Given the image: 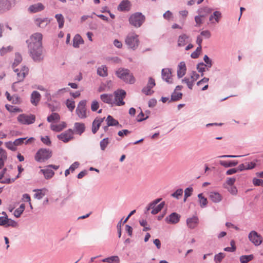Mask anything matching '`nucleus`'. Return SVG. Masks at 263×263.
Here are the masks:
<instances>
[{"label": "nucleus", "mask_w": 263, "mask_h": 263, "mask_svg": "<svg viewBox=\"0 0 263 263\" xmlns=\"http://www.w3.org/2000/svg\"><path fill=\"white\" fill-rule=\"evenodd\" d=\"M42 34L35 33L32 34L29 41L28 47L30 56L36 62H40L43 60V52L42 46Z\"/></svg>", "instance_id": "f257e3e1"}, {"label": "nucleus", "mask_w": 263, "mask_h": 263, "mask_svg": "<svg viewBox=\"0 0 263 263\" xmlns=\"http://www.w3.org/2000/svg\"><path fill=\"white\" fill-rule=\"evenodd\" d=\"M125 42L129 49L135 50L139 45L138 35L135 32L128 33L125 37Z\"/></svg>", "instance_id": "f03ea898"}, {"label": "nucleus", "mask_w": 263, "mask_h": 263, "mask_svg": "<svg viewBox=\"0 0 263 263\" xmlns=\"http://www.w3.org/2000/svg\"><path fill=\"white\" fill-rule=\"evenodd\" d=\"M116 74L121 79L126 83L133 84L135 79L129 70L127 69H119L116 71Z\"/></svg>", "instance_id": "7ed1b4c3"}, {"label": "nucleus", "mask_w": 263, "mask_h": 263, "mask_svg": "<svg viewBox=\"0 0 263 263\" xmlns=\"http://www.w3.org/2000/svg\"><path fill=\"white\" fill-rule=\"evenodd\" d=\"M145 17L140 12H136L130 15L129 18L130 24L136 28L140 27L144 22Z\"/></svg>", "instance_id": "20e7f679"}, {"label": "nucleus", "mask_w": 263, "mask_h": 263, "mask_svg": "<svg viewBox=\"0 0 263 263\" xmlns=\"http://www.w3.org/2000/svg\"><path fill=\"white\" fill-rule=\"evenodd\" d=\"M52 156V152L49 149L41 148L35 154V160L39 162H45Z\"/></svg>", "instance_id": "39448f33"}, {"label": "nucleus", "mask_w": 263, "mask_h": 263, "mask_svg": "<svg viewBox=\"0 0 263 263\" xmlns=\"http://www.w3.org/2000/svg\"><path fill=\"white\" fill-rule=\"evenodd\" d=\"M35 120V117L33 115L21 114L17 117V121L22 124L29 125L32 124Z\"/></svg>", "instance_id": "423d86ee"}, {"label": "nucleus", "mask_w": 263, "mask_h": 263, "mask_svg": "<svg viewBox=\"0 0 263 263\" xmlns=\"http://www.w3.org/2000/svg\"><path fill=\"white\" fill-rule=\"evenodd\" d=\"M15 3L16 0H0V12L3 13L10 10Z\"/></svg>", "instance_id": "0eeeda50"}, {"label": "nucleus", "mask_w": 263, "mask_h": 263, "mask_svg": "<svg viewBox=\"0 0 263 263\" xmlns=\"http://www.w3.org/2000/svg\"><path fill=\"white\" fill-rule=\"evenodd\" d=\"M115 102L117 106H122L124 105L125 102L123 99L125 97L126 92L123 89H118L114 92Z\"/></svg>", "instance_id": "6e6552de"}, {"label": "nucleus", "mask_w": 263, "mask_h": 263, "mask_svg": "<svg viewBox=\"0 0 263 263\" xmlns=\"http://www.w3.org/2000/svg\"><path fill=\"white\" fill-rule=\"evenodd\" d=\"M86 105V100H82L79 102L76 109L77 115L81 119L86 118L87 117Z\"/></svg>", "instance_id": "1a4fd4ad"}, {"label": "nucleus", "mask_w": 263, "mask_h": 263, "mask_svg": "<svg viewBox=\"0 0 263 263\" xmlns=\"http://www.w3.org/2000/svg\"><path fill=\"white\" fill-rule=\"evenodd\" d=\"M249 240L255 246H259L262 242V237L256 231H252L248 236Z\"/></svg>", "instance_id": "9d476101"}, {"label": "nucleus", "mask_w": 263, "mask_h": 263, "mask_svg": "<svg viewBox=\"0 0 263 263\" xmlns=\"http://www.w3.org/2000/svg\"><path fill=\"white\" fill-rule=\"evenodd\" d=\"M73 132L72 129H69L60 135H58V138L59 139L66 143L73 138Z\"/></svg>", "instance_id": "9b49d317"}, {"label": "nucleus", "mask_w": 263, "mask_h": 263, "mask_svg": "<svg viewBox=\"0 0 263 263\" xmlns=\"http://www.w3.org/2000/svg\"><path fill=\"white\" fill-rule=\"evenodd\" d=\"M14 69V71L17 73V81L14 83L13 85L16 83L22 82L24 80L26 76L28 74V69L26 66H24L22 68L21 70L18 69Z\"/></svg>", "instance_id": "f8f14e48"}, {"label": "nucleus", "mask_w": 263, "mask_h": 263, "mask_svg": "<svg viewBox=\"0 0 263 263\" xmlns=\"http://www.w3.org/2000/svg\"><path fill=\"white\" fill-rule=\"evenodd\" d=\"M180 218V215L177 213L174 212L166 217L165 221L168 223L176 224L179 221Z\"/></svg>", "instance_id": "ddd939ff"}, {"label": "nucleus", "mask_w": 263, "mask_h": 263, "mask_svg": "<svg viewBox=\"0 0 263 263\" xmlns=\"http://www.w3.org/2000/svg\"><path fill=\"white\" fill-rule=\"evenodd\" d=\"M161 76L163 80L168 83H171L172 71L170 68H163L161 71Z\"/></svg>", "instance_id": "4468645a"}, {"label": "nucleus", "mask_w": 263, "mask_h": 263, "mask_svg": "<svg viewBox=\"0 0 263 263\" xmlns=\"http://www.w3.org/2000/svg\"><path fill=\"white\" fill-rule=\"evenodd\" d=\"M131 6L129 1L123 0L118 6V10L120 11H129L130 10Z\"/></svg>", "instance_id": "2eb2a0df"}, {"label": "nucleus", "mask_w": 263, "mask_h": 263, "mask_svg": "<svg viewBox=\"0 0 263 263\" xmlns=\"http://www.w3.org/2000/svg\"><path fill=\"white\" fill-rule=\"evenodd\" d=\"M105 117L96 118L92 124V132L93 134H96L99 129L101 123L104 121Z\"/></svg>", "instance_id": "dca6fc26"}, {"label": "nucleus", "mask_w": 263, "mask_h": 263, "mask_svg": "<svg viewBox=\"0 0 263 263\" xmlns=\"http://www.w3.org/2000/svg\"><path fill=\"white\" fill-rule=\"evenodd\" d=\"M45 8V6L41 3H38L30 5L28 10L30 13H36L42 11Z\"/></svg>", "instance_id": "f3484780"}, {"label": "nucleus", "mask_w": 263, "mask_h": 263, "mask_svg": "<svg viewBox=\"0 0 263 263\" xmlns=\"http://www.w3.org/2000/svg\"><path fill=\"white\" fill-rule=\"evenodd\" d=\"M186 70V65L184 62L179 63L177 68V77L179 78H182L185 74Z\"/></svg>", "instance_id": "a211bd4d"}, {"label": "nucleus", "mask_w": 263, "mask_h": 263, "mask_svg": "<svg viewBox=\"0 0 263 263\" xmlns=\"http://www.w3.org/2000/svg\"><path fill=\"white\" fill-rule=\"evenodd\" d=\"M100 99L102 102L108 104H112L114 103V96L112 94H102L100 95Z\"/></svg>", "instance_id": "6ab92c4d"}, {"label": "nucleus", "mask_w": 263, "mask_h": 263, "mask_svg": "<svg viewBox=\"0 0 263 263\" xmlns=\"http://www.w3.org/2000/svg\"><path fill=\"white\" fill-rule=\"evenodd\" d=\"M198 223V218L197 216H193L186 219L187 227L191 229H194Z\"/></svg>", "instance_id": "aec40b11"}, {"label": "nucleus", "mask_w": 263, "mask_h": 263, "mask_svg": "<svg viewBox=\"0 0 263 263\" xmlns=\"http://www.w3.org/2000/svg\"><path fill=\"white\" fill-rule=\"evenodd\" d=\"M41 99V95L37 91H33L31 95V103L36 106Z\"/></svg>", "instance_id": "412c9836"}, {"label": "nucleus", "mask_w": 263, "mask_h": 263, "mask_svg": "<svg viewBox=\"0 0 263 263\" xmlns=\"http://www.w3.org/2000/svg\"><path fill=\"white\" fill-rule=\"evenodd\" d=\"M49 22L47 18H37L35 20V24L41 28H45Z\"/></svg>", "instance_id": "4be33fe9"}, {"label": "nucleus", "mask_w": 263, "mask_h": 263, "mask_svg": "<svg viewBox=\"0 0 263 263\" xmlns=\"http://www.w3.org/2000/svg\"><path fill=\"white\" fill-rule=\"evenodd\" d=\"M212 10H213L212 8H211L209 7L205 6V7H203L199 8L197 11V13H198V14L201 15V16L205 17L208 14L211 13L212 12Z\"/></svg>", "instance_id": "5701e85b"}, {"label": "nucleus", "mask_w": 263, "mask_h": 263, "mask_svg": "<svg viewBox=\"0 0 263 263\" xmlns=\"http://www.w3.org/2000/svg\"><path fill=\"white\" fill-rule=\"evenodd\" d=\"M74 128L76 132L81 135L85 130V126L84 123L76 122L74 123Z\"/></svg>", "instance_id": "b1692460"}, {"label": "nucleus", "mask_w": 263, "mask_h": 263, "mask_svg": "<svg viewBox=\"0 0 263 263\" xmlns=\"http://www.w3.org/2000/svg\"><path fill=\"white\" fill-rule=\"evenodd\" d=\"M106 121L108 126H119L120 127H122V125L119 124L118 120L115 119L111 116L108 115L107 117Z\"/></svg>", "instance_id": "393cba45"}, {"label": "nucleus", "mask_w": 263, "mask_h": 263, "mask_svg": "<svg viewBox=\"0 0 263 263\" xmlns=\"http://www.w3.org/2000/svg\"><path fill=\"white\" fill-rule=\"evenodd\" d=\"M40 172L44 174L45 178L47 179L52 178L54 174V172L47 166L46 168L42 169Z\"/></svg>", "instance_id": "a878e982"}, {"label": "nucleus", "mask_w": 263, "mask_h": 263, "mask_svg": "<svg viewBox=\"0 0 263 263\" xmlns=\"http://www.w3.org/2000/svg\"><path fill=\"white\" fill-rule=\"evenodd\" d=\"M188 39L189 36L185 34L180 35L178 37V45L179 46H184L187 43Z\"/></svg>", "instance_id": "bb28decb"}, {"label": "nucleus", "mask_w": 263, "mask_h": 263, "mask_svg": "<svg viewBox=\"0 0 263 263\" xmlns=\"http://www.w3.org/2000/svg\"><path fill=\"white\" fill-rule=\"evenodd\" d=\"M210 198L215 203L219 202L221 200V195L216 192H211L210 194Z\"/></svg>", "instance_id": "cd10ccee"}, {"label": "nucleus", "mask_w": 263, "mask_h": 263, "mask_svg": "<svg viewBox=\"0 0 263 263\" xmlns=\"http://www.w3.org/2000/svg\"><path fill=\"white\" fill-rule=\"evenodd\" d=\"M97 74L100 77H105L107 76V68L105 65H101L97 69Z\"/></svg>", "instance_id": "c85d7f7f"}, {"label": "nucleus", "mask_w": 263, "mask_h": 263, "mask_svg": "<svg viewBox=\"0 0 263 263\" xmlns=\"http://www.w3.org/2000/svg\"><path fill=\"white\" fill-rule=\"evenodd\" d=\"M83 43V40L79 34H77L74 36L73 39V46L75 48H78L79 45Z\"/></svg>", "instance_id": "c756f323"}, {"label": "nucleus", "mask_w": 263, "mask_h": 263, "mask_svg": "<svg viewBox=\"0 0 263 263\" xmlns=\"http://www.w3.org/2000/svg\"><path fill=\"white\" fill-rule=\"evenodd\" d=\"M219 164L225 167H230L236 166L238 164V161H226L220 160L219 161Z\"/></svg>", "instance_id": "7c9ffc66"}, {"label": "nucleus", "mask_w": 263, "mask_h": 263, "mask_svg": "<svg viewBox=\"0 0 263 263\" xmlns=\"http://www.w3.org/2000/svg\"><path fill=\"white\" fill-rule=\"evenodd\" d=\"M65 127L66 123L64 122L59 125L51 124L50 125L51 129L55 132H60Z\"/></svg>", "instance_id": "2f4dec72"}, {"label": "nucleus", "mask_w": 263, "mask_h": 263, "mask_svg": "<svg viewBox=\"0 0 263 263\" xmlns=\"http://www.w3.org/2000/svg\"><path fill=\"white\" fill-rule=\"evenodd\" d=\"M102 261L104 262L119 263L120 262V259L118 256H112L111 257L104 258L102 259Z\"/></svg>", "instance_id": "473e14b6"}, {"label": "nucleus", "mask_w": 263, "mask_h": 263, "mask_svg": "<svg viewBox=\"0 0 263 263\" xmlns=\"http://www.w3.org/2000/svg\"><path fill=\"white\" fill-rule=\"evenodd\" d=\"M199 200V204L201 208H203L206 206L208 204V200L206 198L203 196L202 194L200 193L198 195Z\"/></svg>", "instance_id": "72a5a7b5"}, {"label": "nucleus", "mask_w": 263, "mask_h": 263, "mask_svg": "<svg viewBox=\"0 0 263 263\" xmlns=\"http://www.w3.org/2000/svg\"><path fill=\"white\" fill-rule=\"evenodd\" d=\"M221 17V13L220 11H216L213 14H212L209 17V21H212L213 19H215L216 22H219L220 18Z\"/></svg>", "instance_id": "f704fd0d"}, {"label": "nucleus", "mask_w": 263, "mask_h": 263, "mask_svg": "<svg viewBox=\"0 0 263 263\" xmlns=\"http://www.w3.org/2000/svg\"><path fill=\"white\" fill-rule=\"evenodd\" d=\"M55 17L59 24V28H63L64 24V18L63 15L62 14H57Z\"/></svg>", "instance_id": "c9c22d12"}, {"label": "nucleus", "mask_w": 263, "mask_h": 263, "mask_svg": "<svg viewBox=\"0 0 263 263\" xmlns=\"http://www.w3.org/2000/svg\"><path fill=\"white\" fill-rule=\"evenodd\" d=\"M25 208V205L24 204H21L20 207L16 209L14 212V215L15 217L18 218L20 217L21 214L24 212Z\"/></svg>", "instance_id": "e433bc0d"}, {"label": "nucleus", "mask_w": 263, "mask_h": 263, "mask_svg": "<svg viewBox=\"0 0 263 263\" xmlns=\"http://www.w3.org/2000/svg\"><path fill=\"white\" fill-rule=\"evenodd\" d=\"M60 119L59 115L57 113H52L47 117V120L48 122H51L53 121H59Z\"/></svg>", "instance_id": "4c0bfd02"}, {"label": "nucleus", "mask_w": 263, "mask_h": 263, "mask_svg": "<svg viewBox=\"0 0 263 263\" xmlns=\"http://www.w3.org/2000/svg\"><path fill=\"white\" fill-rule=\"evenodd\" d=\"M253 255H242L240 257V261L241 263H248L253 259Z\"/></svg>", "instance_id": "58836bf2"}, {"label": "nucleus", "mask_w": 263, "mask_h": 263, "mask_svg": "<svg viewBox=\"0 0 263 263\" xmlns=\"http://www.w3.org/2000/svg\"><path fill=\"white\" fill-rule=\"evenodd\" d=\"M164 205H165L164 201L161 202L156 208H155L154 209H153L152 210L151 213L153 215H155V214L158 213L163 208Z\"/></svg>", "instance_id": "ea45409f"}, {"label": "nucleus", "mask_w": 263, "mask_h": 263, "mask_svg": "<svg viewBox=\"0 0 263 263\" xmlns=\"http://www.w3.org/2000/svg\"><path fill=\"white\" fill-rule=\"evenodd\" d=\"M7 155L6 152L2 148H0V163L4 165V162L7 160Z\"/></svg>", "instance_id": "a19ab883"}, {"label": "nucleus", "mask_w": 263, "mask_h": 263, "mask_svg": "<svg viewBox=\"0 0 263 263\" xmlns=\"http://www.w3.org/2000/svg\"><path fill=\"white\" fill-rule=\"evenodd\" d=\"M182 93L181 92H177L175 91H174L172 95H171V101H176L178 100H180L182 98Z\"/></svg>", "instance_id": "79ce46f5"}, {"label": "nucleus", "mask_w": 263, "mask_h": 263, "mask_svg": "<svg viewBox=\"0 0 263 263\" xmlns=\"http://www.w3.org/2000/svg\"><path fill=\"white\" fill-rule=\"evenodd\" d=\"M207 67H206L205 64H204L203 62H201L197 64V69L199 72L201 73V76H202L203 75V72L207 70L206 69Z\"/></svg>", "instance_id": "37998d69"}, {"label": "nucleus", "mask_w": 263, "mask_h": 263, "mask_svg": "<svg viewBox=\"0 0 263 263\" xmlns=\"http://www.w3.org/2000/svg\"><path fill=\"white\" fill-rule=\"evenodd\" d=\"M109 144V139L105 138L103 139L100 142V148L102 151H104Z\"/></svg>", "instance_id": "c03bdc74"}, {"label": "nucleus", "mask_w": 263, "mask_h": 263, "mask_svg": "<svg viewBox=\"0 0 263 263\" xmlns=\"http://www.w3.org/2000/svg\"><path fill=\"white\" fill-rule=\"evenodd\" d=\"M5 107H6V108L10 112H21L22 111V110L17 107H15V106H13L12 105H5Z\"/></svg>", "instance_id": "a18cd8bd"}, {"label": "nucleus", "mask_w": 263, "mask_h": 263, "mask_svg": "<svg viewBox=\"0 0 263 263\" xmlns=\"http://www.w3.org/2000/svg\"><path fill=\"white\" fill-rule=\"evenodd\" d=\"M226 256V254L223 253H219L217 254H216L214 256V260L215 263H220L222 259H223Z\"/></svg>", "instance_id": "49530a36"}, {"label": "nucleus", "mask_w": 263, "mask_h": 263, "mask_svg": "<svg viewBox=\"0 0 263 263\" xmlns=\"http://www.w3.org/2000/svg\"><path fill=\"white\" fill-rule=\"evenodd\" d=\"M22 60V57L20 54L16 53L15 55V59L13 63L12 64V68H14L18 64H20Z\"/></svg>", "instance_id": "de8ad7c7"}, {"label": "nucleus", "mask_w": 263, "mask_h": 263, "mask_svg": "<svg viewBox=\"0 0 263 263\" xmlns=\"http://www.w3.org/2000/svg\"><path fill=\"white\" fill-rule=\"evenodd\" d=\"M66 105L71 111L75 108V103L73 100L67 99L66 102Z\"/></svg>", "instance_id": "09e8293b"}, {"label": "nucleus", "mask_w": 263, "mask_h": 263, "mask_svg": "<svg viewBox=\"0 0 263 263\" xmlns=\"http://www.w3.org/2000/svg\"><path fill=\"white\" fill-rule=\"evenodd\" d=\"M203 60L206 63L205 66L207 67L206 69L207 70H209V68H210L212 66V61L207 55H205L204 56Z\"/></svg>", "instance_id": "8fccbe9b"}, {"label": "nucleus", "mask_w": 263, "mask_h": 263, "mask_svg": "<svg viewBox=\"0 0 263 263\" xmlns=\"http://www.w3.org/2000/svg\"><path fill=\"white\" fill-rule=\"evenodd\" d=\"M2 214L5 215V216L0 217V226H4L6 227L8 216L5 212H3Z\"/></svg>", "instance_id": "3c124183"}, {"label": "nucleus", "mask_w": 263, "mask_h": 263, "mask_svg": "<svg viewBox=\"0 0 263 263\" xmlns=\"http://www.w3.org/2000/svg\"><path fill=\"white\" fill-rule=\"evenodd\" d=\"M182 82L185 83L189 89H192L194 83L190 78L185 77L182 80Z\"/></svg>", "instance_id": "603ef678"}, {"label": "nucleus", "mask_w": 263, "mask_h": 263, "mask_svg": "<svg viewBox=\"0 0 263 263\" xmlns=\"http://www.w3.org/2000/svg\"><path fill=\"white\" fill-rule=\"evenodd\" d=\"M5 145L7 148L11 150L12 151H15L16 150V145L14 142H12L11 141L6 142Z\"/></svg>", "instance_id": "864d4df0"}, {"label": "nucleus", "mask_w": 263, "mask_h": 263, "mask_svg": "<svg viewBox=\"0 0 263 263\" xmlns=\"http://www.w3.org/2000/svg\"><path fill=\"white\" fill-rule=\"evenodd\" d=\"M17 226V223L15 221L8 218L6 227H12L13 228H15Z\"/></svg>", "instance_id": "5fc2aeb1"}, {"label": "nucleus", "mask_w": 263, "mask_h": 263, "mask_svg": "<svg viewBox=\"0 0 263 263\" xmlns=\"http://www.w3.org/2000/svg\"><path fill=\"white\" fill-rule=\"evenodd\" d=\"M183 194V190L179 189L176 191L174 193L172 194V196L178 199L180 196Z\"/></svg>", "instance_id": "6e6d98bb"}, {"label": "nucleus", "mask_w": 263, "mask_h": 263, "mask_svg": "<svg viewBox=\"0 0 263 263\" xmlns=\"http://www.w3.org/2000/svg\"><path fill=\"white\" fill-rule=\"evenodd\" d=\"M99 107V102L96 101L94 100L92 102L91 105V109L93 111H96Z\"/></svg>", "instance_id": "4d7b16f0"}, {"label": "nucleus", "mask_w": 263, "mask_h": 263, "mask_svg": "<svg viewBox=\"0 0 263 263\" xmlns=\"http://www.w3.org/2000/svg\"><path fill=\"white\" fill-rule=\"evenodd\" d=\"M163 16L164 19L166 20H170L173 18V13L169 10L166 11L163 15Z\"/></svg>", "instance_id": "13d9d810"}, {"label": "nucleus", "mask_w": 263, "mask_h": 263, "mask_svg": "<svg viewBox=\"0 0 263 263\" xmlns=\"http://www.w3.org/2000/svg\"><path fill=\"white\" fill-rule=\"evenodd\" d=\"M193 191V189L192 187H189L185 189L184 191V196H185V198H188L191 196Z\"/></svg>", "instance_id": "bf43d9fd"}, {"label": "nucleus", "mask_w": 263, "mask_h": 263, "mask_svg": "<svg viewBox=\"0 0 263 263\" xmlns=\"http://www.w3.org/2000/svg\"><path fill=\"white\" fill-rule=\"evenodd\" d=\"M151 89L152 88L151 87H148V86L146 85V86L143 88L142 89V92L146 95H151L153 92V91H152Z\"/></svg>", "instance_id": "052dcab7"}, {"label": "nucleus", "mask_w": 263, "mask_h": 263, "mask_svg": "<svg viewBox=\"0 0 263 263\" xmlns=\"http://www.w3.org/2000/svg\"><path fill=\"white\" fill-rule=\"evenodd\" d=\"M203 17V16H201V15H200L199 14L195 17V21L196 23V26H200L201 24H202L203 21L202 18Z\"/></svg>", "instance_id": "680f3d73"}, {"label": "nucleus", "mask_w": 263, "mask_h": 263, "mask_svg": "<svg viewBox=\"0 0 263 263\" xmlns=\"http://www.w3.org/2000/svg\"><path fill=\"white\" fill-rule=\"evenodd\" d=\"M41 140L43 143L47 145H50L51 144V141L48 136H46L45 137H41Z\"/></svg>", "instance_id": "e2e57ef3"}, {"label": "nucleus", "mask_w": 263, "mask_h": 263, "mask_svg": "<svg viewBox=\"0 0 263 263\" xmlns=\"http://www.w3.org/2000/svg\"><path fill=\"white\" fill-rule=\"evenodd\" d=\"M11 102L13 104H20L21 102V98L17 95L12 96Z\"/></svg>", "instance_id": "0e129e2a"}, {"label": "nucleus", "mask_w": 263, "mask_h": 263, "mask_svg": "<svg viewBox=\"0 0 263 263\" xmlns=\"http://www.w3.org/2000/svg\"><path fill=\"white\" fill-rule=\"evenodd\" d=\"M144 116V113L142 112V111H141L140 114L137 116V120L138 122H142L146 119L148 118V116H146L145 118H143Z\"/></svg>", "instance_id": "69168bd1"}, {"label": "nucleus", "mask_w": 263, "mask_h": 263, "mask_svg": "<svg viewBox=\"0 0 263 263\" xmlns=\"http://www.w3.org/2000/svg\"><path fill=\"white\" fill-rule=\"evenodd\" d=\"M199 78V75L196 73L195 71H193L192 74L191 76V80L192 82L194 83L195 81L198 80Z\"/></svg>", "instance_id": "338daca9"}, {"label": "nucleus", "mask_w": 263, "mask_h": 263, "mask_svg": "<svg viewBox=\"0 0 263 263\" xmlns=\"http://www.w3.org/2000/svg\"><path fill=\"white\" fill-rule=\"evenodd\" d=\"M227 188L228 189V191L232 194V195H236L237 193V188L233 186V185H231V186H229L228 187H227Z\"/></svg>", "instance_id": "774afa93"}]
</instances>
